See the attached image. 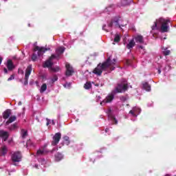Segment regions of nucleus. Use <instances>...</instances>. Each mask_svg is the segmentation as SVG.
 <instances>
[{
	"instance_id": "nucleus-8",
	"label": "nucleus",
	"mask_w": 176,
	"mask_h": 176,
	"mask_svg": "<svg viewBox=\"0 0 176 176\" xmlns=\"http://www.w3.org/2000/svg\"><path fill=\"white\" fill-rule=\"evenodd\" d=\"M141 113V109L139 107H133L130 111H129V115L132 118H137L138 115Z\"/></svg>"
},
{
	"instance_id": "nucleus-42",
	"label": "nucleus",
	"mask_w": 176,
	"mask_h": 176,
	"mask_svg": "<svg viewBox=\"0 0 176 176\" xmlns=\"http://www.w3.org/2000/svg\"><path fill=\"white\" fill-rule=\"evenodd\" d=\"M158 74H162V70H160V68L158 69Z\"/></svg>"
},
{
	"instance_id": "nucleus-37",
	"label": "nucleus",
	"mask_w": 176,
	"mask_h": 176,
	"mask_svg": "<svg viewBox=\"0 0 176 176\" xmlns=\"http://www.w3.org/2000/svg\"><path fill=\"white\" fill-rule=\"evenodd\" d=\"M13 79H14V76H11L8 79V81H9V80H13Z\"/></svg>"
},
{
	"instance_id": "nucleus-27",
	"label": "nucleus",
	"mask_w": 176,
	"mask_h": 176,
	"mask_svg": "<svg viewBox=\"0 0 176 176\" xmlns=\"http://www.w3.org/2000/svg\"><path fill=\"white\" fill-rule=\"evenodd\" d=\"M17 127H19V126L15 123V124H13L12 125H11L8 129H9V130H10V131H13L16 130L17 129Z\"/></svg>"
},
{
	"instance_id": "nucleus-2",
	"label": "nucleus",
	"mask_w": 176,
	"mask_h": 176,
	"mask_svg": "<svg viewBox=\"0 0 176 176\" xmlns=\"http://www.w3.org/2000/svg\"><path fill=\"white\" fill-rule=\"evenodd\" d=\"M116 64V59H113L111 60V58H108L106 62L103 64H99L95 69H94L93 73L98 76H100L104 70L108 68V67H111V71H113L115 69V65Z\"/></svg>"
},
{
	"instance_id": "nucleus-34",
	"label": "nucleus",
	"mask_w": 176,
	"mask_h": 176,
	"mask_svg": "<svg viewBox=\"0 0 176 176\" xmlns=\"http://www.w3.org/2000/svg\"><path fill=\"white\" fill-rule=\"evenodd\" d=\"M46 120H47V124H46L47 126H49V124H51V120L49 118H47Z\"/></svg>"
},
{
	"instance_id": "nucleus-15",
	"label": "nucleus",
	"mask_w": 176,
	"mask_h": 176,
	"mask_svg": "<svg viewBox=\"0 0 176 176\" xmlns=\"http://www.w3.org/2000/svg\"><path fill=\"white\" fill-rule=\"evenodd\" d=\"M137 43H144V37L142 35H137L134 37Z\"/></svg>"
},
{
	"instance_id": "nucleus-10",
	"label": "nucleus",
	"mask_w": 176,
	"mask_h": 176,
	"mask_svg": "<svg viewBox=\"0 0 176 176\" xmlns=\"http://www.w3.org/2000/svg\"><path fill=\"white\" fill-rule=\"evenodd\" d=\"M60 140H61V133H56L53 137L52 145H53V146H56V145H57V144L60 142Z\"/></svg>"
},
{
	"instance_id": "nucleus-48",
	"label": "nucleus",
	"mask_w": 176,
	"mask_h": 176,
	"mask_svg": "<svg viewBox=\"0 0 176 176\" xmlns=\"http://www.w3.org/2000/svg\"><path fill=\"white\" fill-rule=\"evenodd\" d=\"M4 1H6V0H4Z\"/></svg>"
},
{
	"instance_id": "nucleus-46",
	"label": "nucleus",
	"mask_w": 176,
	"mask_h": 176,
	"mask_svg": "<svg viewBox=\"0 0 176 176\" xmlns=\"http://www.w3.org/2000/svg\"><path fill=\"white\" fill-rule=\"evenodd\" d=\"M165 176H170V175H166Z\"/></svg>"
},
{
	"instance_id": "nucleus-18",
	"label": "nucleus",
	"mask_w": 176,
	"mask_h": 176,
	"mask_svg": "<svg viewBox=\"0 0 176 176\" xmlns=\"http://www.w3.org/2000/svg\"><path fill=\"white\" fill-rule=\"evenodd\" d=\"M135 46V42H134V39H132L129 41V43L126 45L127 49H133Z\"/></svg>"
},
{
	"instance_id": "nucleus-40",
	"label": "nucleus",
	"mask_w": 176,
	"mask_h": 176,
	"mask_svg": "<svg viewBox=\"0 0 176 176\" xmlns=\"http://www.w3.org/2000/svg\"><path fill=\"white\" fill-rule=\"evenodd\" d=\"M95 86H97V87L101 86V87H102V84H98V83H97V84L95 85Z\"/></svg>"
},
{
	"instance_id": "nucleus-35",
	"label": "nucleus",
	"mask_w": 176,
	"mask_h": 176,
	"mask_svg": "<svg viewBox=\"0 0 176 176\" xmlns=\"http://www.w3.org/2000/svg\"><path fill=\"white\" fill-rule=\"evenodd\" d=\"M18 73H19V74H21V75H23V74H24V72H23L21 69H19Z\"/></svg>"
},
{
	"instance_id": "nucleus-12",
	"label": "nucleus",
	"mask_w": 176,
	"mask_h": 176,
	"mask_svg": "<svg viewBox=\"0 0 176 176\" xmlns=\"http://www.w3.org/2000/svg\"><path fill=\"white\" fill-rule=\"evenodd\" d=\"M74 68L69 63H66V76H72V74H74Z\"/></svg>"
},
{
	"instance_id": "nucleus-7",
	"label": "nucleus",
	"mask_w": 176,
	"mask_h": 176,
	"mask_svg": "<svg viewBox=\"0 0 176 176\" xmlns=\"http://www.w3.org/2000/svg\"><path fill=\"white\" fill-rule=\"evenodd\" d=\"M107 113L108 115L109 120H111L113 124H118V120H116V118H115L112 109H109L107 111Z\"/></svg>"
},
{
	"instance_id": "nucleus-1",
	"label": "nucleus",
	"mask_w": 176,
	"mask_h": 176,
	"mask_svg": "<svg viewBox=\"0 0 176 176\" xmlns=\"http://www.w3.org/2000/svg\"><path fill=\"white\" fill-rule=\"evenodd\" d=\"M65 51V47H60L56 49V55H52V56L49 58V60H46L43 67L44 68H49L50 69H52L53 72H58L60 71V67H52L53 65V58H58V56L60 54H63L64 52Z\"/></svg>"
},
{
	"instance_id": "nucleus-19",
	"label": "nucleus",
	"mask_w": 176,
	"mask_h": 176,
	"mask_svg": "<svg viewBox=\"0 0 176 176\" xmlns=\"http://www.w3.org/2000/svg\"><path fill=\"white\" fill-rule=\"evenodd\" d=\"M16 120V116H10L8 119V120L6 122V126H8V124H10V123H13Z\"/></svg>"
},
{
	"instance_id": "nucleus-22",
	"label": "nucleus",
	"mask_w": 176,
	"mask_h": 176,
	"mask_svg": "<svg viewBox=\"0 0 176 176\" xmlns=\"http://www.w3.org/2000/svg\"><path fill=\"white\" fill-rule=\"evenodd\" d=\"M0 152L1 153V155H6L7 152H8V147H6V146H3L1 147Z\"/></svg>"
},
{
	"instance_id": "nucleus-25",
	"label": "nucleus",
	"mask_w": 176,
	"mask_h": 176,
	"mask_svg": "<svg viewBox=\"0 0 176 176\" xmlns=\"http://www.w3.org/2000/svg\"><path fill=\"white\" fill-rule=\"evenodd\" d=\"M133 2V0H122V3L123 6H126V5H130Z\"/></svg>"
},
{
	"instance_id": "nucleus-16",
	"label": "nucleus",
	"mask_w": 176,
	"mask_h": 176,
	"mask_svg": "<svg viewBox=\"0 0 176 176\" xmlns=\"http://www.w3.org/2000/svg\"><path fill=\"white\" fill-rule=\"evenodd\" d=\"M11 114L12 111H10V109H7L6 111L3 113V119H8V118H9Z\"/></svg>"
},
{
	"instance_id": "nucleus-24",
	"label": "nucleus",
	"mask_w": 176,
	"mask_h": 176,
	"mask_svg": "<svg viewBox=\"0 0 176 176\" xmlns=\"http://www.w3.org/2000/svg\"><path fill=\"white\" fill-rule=\"evenodd\" d=\"M63 159V155L60 154V153H57L56 155H55V160L56 162H60V160H61Z\"/></svg>"
},
{
	"instance_id": "nucleus-28",
	"label": "nucleus",
	"mask_w": 176,
	"mask_h": 176,
	"mask_svg": "<svg viewBox=\"0 0 176 176\" xmlns=\"http://www.w3.org/2000/svg\"><path fill=\"white\" fill-rule=\"evenodd\" d=\"M91 87V83L87 82L85 84L84 88L86 89V90H89Z\"/></svg>"
},
{
	"instance_id": "nucleus-30",
	"label": "nucleus",
	"mask_w": 176,
	"mask_h": 176,
	"mask_svg": "<svg viewBox=\"0 0 176 176\" xmlns=\"http://www.w3.org/2000/svg\"><path fill=\"white\" fill-rule=\"evenodd\" d=\"M120 41V35L116 34L114 38V42H119Z\"/></svg>"
},
{
	"instance_id": "nucleus-9",
	"label": "nucleus",
	"mask_w": 176,
	"mask_h": 176,
	"mask_svg": "<svg viewBox=\"0 0 176 176\" xmlns=\"http://www.w3.org/2000/svg\"><path fill=\"white\" fill-rule=\"evenodd\" d=\"M12 160L14 162H21V153L16 151L12 155Z\"/></svg>"
},
{
	"instance_id": "nucleus-26",
	"label": "nucleus",
	"mask_w": 176,
	"mask_h": 176,
	"mask_svg": "<svg viewBox=\"0 0 176 176\" xmlns=\"http://www.w3.org/2000/svg\"><path fill=\"white\" fill-rule=\"evenodd\" d=\"M47 89V85L46 84H43L40 89V93H43L44 91H46V89Z\"/></svg>"
},
{
	"instance_id": "nucleus-41",
	"label": "nucleus",
	"mask_w": 176,
	"mask_h": 176,
	"mask_svg": "<svg viewBox=\"0 0 176 176\" xmlns=\"http://www.w3.org/2000/svg\"><path fill=\"white\" fill-rule=\"evenodd\" d=\"M4 72H5V74H8V69L5 68L4 69Z\"/></svg>"
},
{
	"instance_id": "nucleus-36",
	"label": "nucleus",
	"mask_w": 176,
	"mask_h": 176,
	"mask_svg": "<svg viewBox=\"0 0 176 176\" xmlns=\"http://www.w3.org/2000/svg\"><path fill=\"white\" fill-rule=\"evenodd\" d=\"M71 86V83H66L64 85L65 87H69Z\"/></svg>"
},
{
	"instance_id": "nucleus-29",
	"label": "nucleus",
	"mask_w": 176,
	"mask_h": 176,
	"mask_svg": "<svg viewBox=\"0 0 176 176\" xmlns=\"http://www.w3.org/2000/svg\"><path fill=\"white\" fill-rule=\"evenodd\" d=\"M58 78L57 76H54L53 78L50 80V83H54V82H57Z\"/></svg>"
},
{
	"instance_id": "nucleus-6",
	"label": "nucleus",
	"mask_w": 176,
	"mask_h": 176,
	"mask_svg": "<svg viewBox=\"0 0 176 176\" xmlns=\"http://www.w3.org/2000/svg\"><path fill=\"white\" fill-rule=\"evenodd\" d=\"M47 50H50V48H45L43 47H39V46H36L34 48V52H38V56L41 57V56H43V54L45 52H47Z\"/></svg>"
},
{
	"instance_id": "nucleus-39",
	"label": "nucleus",
	"mask_w": 176,
	"mask_h": 176,
	"mask_svg": "<svg viewBox=\"0 0 176 176\" xmlns=\"http://www.w3.org/2000/svg\"><path fill=\"white\" fill-rule=\"evenodd\" d=\"M51 124H53L54 126L56 124V123L54 122V120H51Z\"/></svg>"
},
{
	"instance_id": "nucleus-31",
	"label": "nucleus",
	"mask_w": 176,
	"mask_h": 176,
	"mask_svg": "<svg viewBox=\"0 0 176 176\" xmlns=\"http://www.w3.org/2000/svg\"><path fill=\"white\" fill-rule=\"evenodd\" d=\"M27 146H34V143L31 140H28L26 143Z\"/></svg>"
},
{
	"instance_id": "nucleus-38",
	"label": "nucleus",
	"mask_w": 176,
	"mask_h": 176,
	"mask_svg": "<svg viewBox=\"0 0 176 176\" xmlns=\"http://www.w3.org/2000/svg\"><path fill=\"white\" fill-rule=\"evenodd\" d=\"M100 100H101V97H100V96H97V98H96V101H100Z\"/></svg>"
},
{
	"instance_id": "nucleus-11",
	"label": "nucleus",
	"mask_w": 176,
	"mask_h": 176,
	"mask_svg": "<svg viewBox=\"0 0 176 176\" xmlns=\"http://www.w3.org/2000/svg\"><path fill=\"white\" fill-rule=\"evenodd\" d=\"M32 71V66L29 65L26 70H25V85H27L28 83V78H30V76L31 75V72Z\"/></svg>"
},
{
	"instance_id": "nucleus-33",
	"label": "nucleus",
	"mask_w": 176,
	"mask_h": 176,
	"mask_svg": "<svg viewBox=\"0 0 176 176\" xmlns=\"http://www.w3.org/2000/svg\"><path fill=\"white\" fill-rule=\"evenodd\" d=\"M63 140H65V141H67V144L68 145V144H69V142H68L69 140V138L68 137V136H65L64 138H63Z\"/></svg>"
},
{
	"instance_id": "nucleus-4",
	"label": "nucleus",
	"mask_w": 176,
	"mask_h": 176,
	"mask_svg": "<svg viewBox=\"0 0 176 176\" xmlns=\"http://www.w3.org/2000/svg\"><path fill=\"white\" fill-rule=\"evenodd\" d=\"M168 19L160 18L156 20L154 25L151 27L152 30H161L162 32H168L170 27H168Z\"/></svg>"
},
{
	"instance_id": "nucleus-21",
	"label": "nucleus",
	"mask_w": 176,
	"mask_h": 176,
	"mask_svg": "<svg viewBox=\"0 0 176 176\" xmlns=\"http://www.w3.org/2000/svg\"><path fill=\"white\" fill-rule=\"evenodd\" d=\"M143 89H144L146 91H151V85H149L148 82H144Z\"/></svg>"
},
{
	"instance_id": "nucleus-5",
	"label": "nucleus",
	"mask_w": 176,
	"mask_h": 176,
	"mask_svg": "<svg viewBox=\"0 0 176 176\" xmlns=\"http://www.w3.org/2000/svg\"><path fill=\"white\" fill-rule=\"evenodd\" d=\"M123 21L120 19V17H116L113 19L111 23L109 24L107 26V25H103L102 30L104 31H109L111 30V27H114V28H120L121 27H124L126 23H123Z\"/></svg>"
},
{
	"instance_id": "nucleus-45",
	"label": "nucleus",
	"mask_w": 176,
	"mask_h": 176,
	"mask_svg": "<svg viewBox=\"0 0 176 176\" xmlns=\"http://www.w3.org/2000/svg\"><path fill=\"white\" fill-rule=\"evenodd\" d=\"M105 132L108 133V129H105Z\"/></svg>"
},
{
	"instance_id": "nucleus-14",
	"label": "nucleus",
	"mask_w": 176,
	"mask_h": 176,
	"mask_svg": "<svg viewBox=\"0 0 176 176\" xmlns=\"http://www.w3.org/2000/svg\"><path fill=\"white\" fill-rule=\"evenodd\" d=\"M6 67L8 71H12V69H14V65H13V62L12 61V60H7Z\"/></svg>"
},
{
	"instance_id": "nucleus-32",
	"label": "nucleus",
	"mask_w": 176,
	"mask_h": 176,
	"mask_svg": "<svg viewBox=\"0 0 176 176\" xmlns=\"http://www.w3.org/2000/svg\"><path fill=\"white\" fill-rule=\"evenodd\" d=\"M36 58H38V56L35 54H34L32 56V61H36Z\"/></svg>"
},
{
	"instance_id": "nucleus-3",
	"label": "nucleus",
	"mask_w": 176,
	"mask_h": 176,
	"mask_svg": "<svg viewBox=\"0 0 176 176\" xmlns=\"http://www.w3.org/2000/svg\"><path fill=\"white\" fill-rule=\"evenodd\" d=\"M127 89H129V85L126 82L118 85L112 94L107 96L103 101L100 102V105H105L108 102H111L112 100H113V93H124Z\"/></svg>"
},
{
	"instance_id": "nucleus-20",
	"label": "nucleus",
	"mask_w": 176,
	"mask_h": 176,
	"mask_svg": "<svg viewBox=\"0 0 176 176\" xmlns=\"http://www.w3.org/2000/svg\"><path fill=\"white\" fill-rule=\"evenodd\" d=\"M28 136V132L25 129H22L21 132V138L24 139Z\"/></svg>"
},
{
	"instance_id": "nucleus-43",
	"label": "nucleus",
	"mask_w": 176,
	"mask_h": 176,
	"mask_svg": "<svg viewBox=\"0 0 176 176\" xmlns=\"http://www.w3.org/2000/svg\"><path fill=\"white\" fill-rule=\"evenodd\" d=\"M139 47H140V49H144V47H142V46H140Z\"/></svg>"
},
{
	"instance_id": "nucleus-44",
	"label": "nucleus",
	"mask_w": 176,
	"mask_h": 176,
	"mask_svg": "<svg viewBox=\"0 0 176 176\" xmlns=\"http://www.w3.org/2000/svg\"><path fill=\"white\" fill-rule=\"evenodd\" d=\"M18 104L21 105V102H19Z\"/></svg>"
},
{
	"instance_id": "nucleus-23",
	"label": "nucleus",
	"mask_w": 176,
	"mask_h": 176,
	"mask_svg": "<svg viewBox=\"0 0 176 176\" xmlns=\"http://www.w3.org/2000/svg\"><path fill=\"white\" fill-rule=\"evenodd\" d=\"M162 53L164 56H168V54H170V50H167V47H163L162 48Z\"/></svg>"
},
{
	"instance_id": "nucleus-17",
	"label": "nucleus",
	"mask_w": 176,
	"mask_h": 176,
	"mask_svg": "<svg viewBox=\"0 0 176 176\" xmlns=\"http://www.w3.org/2000/svg\"><path fill=\"white\" fill-rule=\"evenodd\" d=\"M46 151L45 149L40 148L39 150L37 151L36 153V157H39L40 156H43V155H45V153Z\"/></svg>"
},
{
	"instance_id": "nucleus-13",
	"label": "nucleus",
	"mask_w": 176,
	"mask_h": 176,
	"mask_svg": "<svg viewBox=\"0 0 176 176\" xmlns=\"http://www.w3.org/2000/svg\"><path fill=\"white\" fill-rule=\"evenodd\" d=\"M0 137H1L3 141H6V140H8L9 138V132L3 130L0 131Z\"/></svg>"
},
{
	"instance_id": "nucleus-47",
	"label": "nucleus",
	"mask_w": 176,
	"mask_h": 176,
	"mask_svg": "<svg viewBox=\"0 0 176 176\" xmlns=\"http://www.w3.org/2000/svg\"><path fill=\"white\" fill-rule=\"evenodd\" d=\"M34 45H36V43H35Z\"/></svg>"
}]
</instances>
